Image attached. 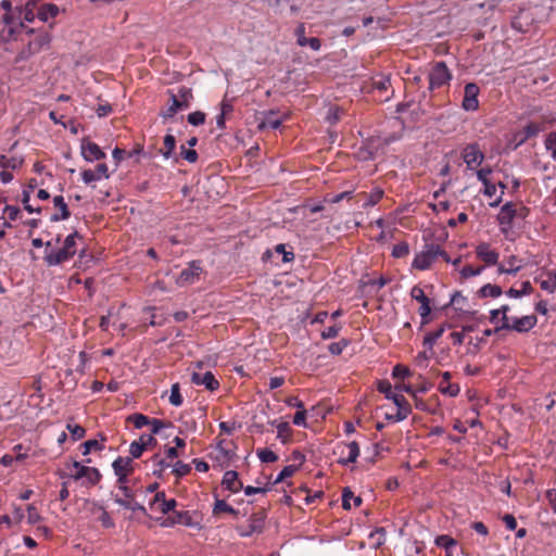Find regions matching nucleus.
Segmentation results:
<instances>
[{"mask_svg":"<svg viewBox=\"0 0 556 556\" xmlns=\"http://www.w3.org/2000/svg\"><path fill=\"white\" fill-rule=\"evenodd\" d=\"M409 108L410 106L404 105L396 106L395 113L397 115L388 121V124H390L394 129V132L392 135L381 134L376 138L371 137L369 139V144L375 149L383 148L400 139L401 134L405 128H413L418 119L420 110L418 108L417 110L409 112Z\"/></svg>","mask_w":556,"mask_h":556,"instance_id":"obj_1","label":"nucleus"},{"mask_svg":"<svg viewBox=\"0 0 556 556\" xmlns=\"http://www.w3.org/2000/svg\"><path fill=\"white\" fill-rule=\"evenodd\" d=\"M377 389L380 393L384 394L386 399L392 400L395 406L399 407V412H396V414H387L386 419L393 422H399L406 419L409 416V414L412 413V407L403 395L396 394L392 391V386L388 380L379 381Z\"/></svg>","mask_w":556,"mask_h":556,"instance_id":"obj_2","label":"nucleus"},{"mask_svg":"<svg viewBox=\"0 0 556 556\" xmlns=\"http://www.w3.org/2000/svg\"><path fill=\"white\" fill-rule=\"evenodd\" d=\"M81 238L78 231L70 233L63 242V247L58 250L47 251L43 261L48 266H58L70 261L77 252L76 239Z\"/></svg>","mask_w":556,"mask_h":556,"instance_id":"obj_3","label":"nucleus"},{"mask_svg":"<svg viewBox=\"0 0 556 556\" xmlns=\"http://www.w3.org/2000/svg\"><path fill=\"white\" fill-rule=\"evenodd\" d=\"M438 244H426L425 249L415 255L412 267L418 270L429 269L433 262L438 258Z\"/></svg>","mask_w":556,"mask_h":556,"instance_id":"obj_4","label":"nucleus"},{"mask_svg":"<svg viewBox=\"0 0 556 556\" xmlns=\"http://www.w3.org/2000/svg\"><path fill=\"white\" fill-rule=\"evenodd\" d=\"M71 467L75 469V472L71 473V478L76 481L80 480L81 478H86L89 484L96 485L102 478L100 471L97 468L84 466L77 460H74L71 464ZM67 468H70V465H67Z\"/></svg>","mask_w":556,"mask_h":556,"instance_id":"obj_5","label":"nucleus"},{"mask_svg":"<svg viewBox=\"0 0 556 556\" xmlns=\"http://www.w3.org/2000/svg\"><path fill=\"white\" fill-rule=\"evenodd\" d=\"M538 324L535 315H527L522 317H515L507 324H501L500 329L513 330L520 333L528 332Z\"/></svg>","mask_w":556,"mask_h":556,"instance_id":"obj_6","label":"nucleus"},{"mask_svg":"<svg viewBox=\"0 0 556 556\" xmlns=\"http://www.w3.org/2000/svg\"><path fill=\"white\" fill-rule=\"evenodd\" d=\"M451 73L444 62L435 63L429 73L430 89L440 88L451 79Z\"/></svg>","mask_w":556,"mask_h":556,"instance_id":"obj_7","label":"nucleus"},{"mask_svg":"<svg viewBox=\"0 0 556 556\" xmlns=\"http://www.w3.org/2000/svg\"><path fill=\"white\" fill-rule=\"evenodd\" d=\"M202 271L203 268L201 266V262L192 261L188 263V266L180 271L179 276L176 279V283L179 287L192 285L199 279Z\"/></svg>","mask_w":556,"mask_h":556,"instance_id":"obj_8","label":"nucleus"},{"mask_svg":"<svg viewBox=\"0 0 556 556\" xmlns=\"http://www.w3.org/2000/svg\"><path fill=\"white\" fill-rule=\"evenodd\" d=\"M265 518L266 515L264 513L252 514L249 518V525L247 527H237V531L243 538L251 536L254 533H262L265 527Z\"/></svg>","mask_w":556,"mask_h":556,"instance_id":"obj_9","label":"nucleus"},{"mask_svg":"<svg viewBox=\"0 0 556 556\" xmlns=\"http://www.w3.org/2000/svg\"><path fill=\"white\" fill-rule=\"evenodd\" d=\"M169 96L168 101L174 105L188 104L192 99L191 88L185 85H176L167 89Z\"/></svg>","mask_w":556,"mask_h":556,"instance_id":"obj_10","label":"nucleus"},{"mask_svg":"<svg viewBox=\"0 0 556 556\" xmlns=\"http://www.w3.org/2000/svg\"><path fill=\"white\" fill-rule=\"evenodd\" d=\"M534 24V15L529 9H522L511 20V27L520 33H528Z\"/></svg>","mask_w":556,"mask_h":556,"instance_id":"obj_11","label":"nucleus"},{"mask_svg":"<svg viewBox=\"0 0 556 556\" xmlns=\"http://www.w3.org/2000/svg\"><path fill=\"white\" fill-rule=\"evenodd\" d=\"M337 448L340 451L341 455L338 463L344 466H346L350 463L356 462L359 455V446L355 441L350 443H342L338 445Z\"/></svg>","mask_w":556,"mask_h":556,"instance_id":"obj_12","label":"nucleus"},{"mask_svg":"<svg viewBox=\"0 0 556 556\" xmlns=\"http://www.w3.org/2000/svg\"><path fill=\"white\" fill-rule=\"evenodd\" d=\"M80 151L83 157L87 162H93L105 157V153L101 150V148L87 138L81 140Z\"/></svg>","mask_w":556,"mask_h":556,"instance_id":"obj_13","label":"nucleus"},{"mask_svg":"<svg viewBox=\"0 0 556 556\" xmlns=\"http://www.w3.org/2000/svg\"><path fill=\"white\" fill-rule=\"evenodd\" d=\"M515 219V204L513 202L505 203L497 215V222L501 226V230L504 233H507L509 229L513 227V222Z\"/></svg>","mask_w":556,"mask_h":556,"instance_id":"obj_14","label":"nucleus"},{"mask_svg":"<svg viewBox=\"0 0 556 556\" xmlns=\"http://www.w3.org/2000/svg\"><path fill=\"white\" fill-rule=\"evenodd\" d=\"M463 159H464L468 169H473L475 166H478L483 162L484 155L480 151L478 144L472 143V144H468L464 149Z\"/></svg>","mask_w":556,"mask_h":556,"instance_id":"obj_15","label":"nucleus"},{"mask_svg":"<svg viewBox=\"0 0 556 556\" xmlns=\"http://www.w3.org/2000/svg\"><path fill=\"white\" fill-rule=\"evenodd\" d=\"M275 112L269 111L267 115H254V122L256 123V128L260 131L265 130L267 127H270L273 129H277L281 126L283 119L288 116L287 114H283V116L276 118L274 117Z\"/></svg>","mask_w":556,"mask_h":556,"instance_id":"obj_16","label":"nucleus"},{"mask_svg":"<svg viewBox=\"0 0 556 556\" xmlns=\"http://www.w3.org/2000/svg\"><path fill=\"white\" fill-rule=\"evenodd\" d=\"M477 257L485 263L488 266L497 265L500 254L497 251L492 250L490 244L482 242L476 248Z\"/></svg>","mask_w":556,"mask_h":556,"instance_id":"obj_17","label":"nucleus"},{"mask_svg":"<svg viewBox=\"0 0 556 556\" xmlns=\"http://www.w3.org/2000/svg\"><path fill=\"white\" fill-rule=\"evenodd\" d=\"M191 381L194 384L204 386L210 391H215L219 388V382L215 379L211 371H206L203 375L193 372L191 376Z\"/></svg>","mask_w":556,"mask_h":556,"instance_id":"obj_18","label":"nucleus"},{"mask_svg":"<svg viewBox=\"0 0 556 556\" xmlns=\"http://www.w3.org/2000/svg\"><path fill=\"white\" fill-rule=\"evenodd\" d=\"M109 168L104 163L98 164L94 170L85 169L81 173V178L85 184H90L100 180L101 178H109Z\"/></svg>","mask_w":556,"mask_h":556,"instance_id":"obj_19","label":"nucleus"},{"mask_svg":"<svg viewBox=\"0 0 556 556\" xmlns=\"http://www.w3.org/2000/svg\"><path fill=\"white\" fill-rule=\"evenodd\" d=\"M222 485L232 493H237L243 489V484L239 480V475L235 470H228L224 473Z\"/></svg>","mask_w":556,"mask_h":556,"instance_id":"obj_20","label":"nucleus"},{"mask_svg":"<svg viewBox=\"0 0 556 556\" xmlns=\"http://www.w3.org/2000/svg\"><path fill=\"white\" fill-rule=\"evenodd\" d=\"M442 381L439 384V391L448 396H456L458 395L460 388L457 383H451L450 380L452 378V375L450 371L442 372Z\"/></svg>","mask_w":556,"mask_h":556,"instance_id":"obj_21","label":"nucleus"},{"mask_svg":"<svg viewBox=\"0 0 556 556\" xmlns=\"http://www.w3.org/2000/svg\"><path fill=\"white\" fill-rule=\"evenodd\" d=\"M53 204L56 208L60 210V214L51 215L50 220L52 223L65 220L71 216V212H70L67 204L65 203L64 198L62 195H55L53 198Z\"/></svg>","mask_w":556,"mask_h":556,"instance_id":"obj_22","label":"nucleus"},{"mask_svg":"<svg viewBox=\"0 0 556 556\" xmlns=\"http://www.w3.org/2000/svg\"><path fill=\"white\" fill-rule=\"evenodd\" d=\"M3 23L5 24V27L2 29L1 35L4 37L7 34L8 38L13 37L14 34L18 33L20 29L26 28L23 22H20L17 25L14 24V17L10 14V12H7L3 17Z\"/></svg>","mask_w":556,"mask_h":556,"instance_id":"obj_23","label":"nucleus"},{"mask_svg":"<svg viewBox=\"0 0 556 556\" xmlns=\"http://www.w3.org/2000/svg\"><path fill=\"white\" fill-rule=\"evenodd\" d=\"M434 543L438 547L444 549V556H453V551L458 545L456 540L446 534L437 536Z\"/></svg>","mask_w":556,"mask_h":556,"instance_id":"obj_24","label":"nucleus"},{"mask_svg":"<svg viewBox=\"0 0 556 556\" xmlns=\"http://www.w3.org/2000/svg\"><path fill=\"white\" fill-rule=\"evenodd\" d=\"M543 274L546 275L547 279L535 277L534 281L540 283L541 289L549 293L556 292V270H544Z\"/></svg>","mask_w":556,"mask_h":556,"instance_id":"obj_25","label":"nucleus"},{"mask_svg":"<svg viewBox=\"0 0 556 556\" xmlns=\"http://www.w3.org/2000/svg\"><path fill=\"white\" fill-rule=\"evenodd\" d=\"M192 517L189 511H173V515L169 516L164 525L173 526V525H184V526H192Z\"/></svg>","mask_w":556,"mask_h":556,"instance_id":"obj_26","label":"nucleus"},{"mask_svg":"<svg viewBox=\"0 0 556 556\" xmlns=\"http://www.w3.org/2000/svg\"><path fill=\"white\" fill-rule=\"evenodd\" d=\"M114 473H126L132 472V459L130 457H117L112 464Z\"/></svg>","mask_w":556,"mask_h":556,"instance_id":"obj_27","label":"nucleus"},{"mask_svg":"<svg viewBox=\"0 0 556 556\" xmlns=\"http://www.w3.org/2000/svg\"><path fill=\"white\" fill-rule=\"evenodd\" d=\"M100 441L98 440H88L80 444V448L83 455H88L91 451H102L104 448V442L106 441V437L102 433L99 434Z\"/></svg>","mask_w":556,"mask_h":556,"instance_id":"obj_28","label":"nucleus"},{"mask_svg":"<svg viewBox=\"0 0 556 556\" xmlns=\"http://www.w3.org/2000/svg\"><path fill=\"white\" fill-rule=\"evenodd\" d=\"M50 41L51 37L48 31H39L37 37L28 42L29 51L34 50L37 53L43 47L48 46Z\"/></svg>","mask_w":556,"mask_h":556,"instance_id":"obj_29","label":"nucleus"},{"mask_svg":"<svg viewBox=\"0 0 556 556\" xmlns=\"http://www.w3.org/2000/svg\"><path fill=\"white\" fill-rule=\"evenodd\" d=\"M479 87L473 83L465 86L464 99L462 104H478Z\"/></svg>","mask_w":556,"mask_h":556,"instance_id":"obj_30","label":"nucleus"},{"mask_svg":"<svg viewBox=\"0 0 556 556\" xmlns=\"http://www.w3.org/2000/svg\"><path fill=\"white\" fill-rule=\"evenodd\" d=\"M59 13V8L53 3L42 4L37 13L40 21L47 22L49 17H54Z\"/></svg>","mask_w":556,"mask_h":556,"instance_id":"obj_31","label":"nucleus"},{"mask_svg":"<svg viewBox=\"0 0 556 556\" xmlns=\"http://www.w3.org/2000/svg\"><path fill=\"white\" fill-rule=\"evenodd\" d=\"M508 264V268H506L503 264L497 265V273L498 274H508V275H516L520 269L521 266H516V263L518 262V258L516 255H510L506 260Z\"/></svg>","mask_w":556,"mask_h":556,"instance_id":"obj_32","label":"nucleus"},{"mask_svg":"<svg viewBox=\"0 0 556 556\" xmlns=\"http://www.w3.org/2000/svg\"><path fill=\"white\" fill-rule=\"evenodd\" d=\"M502 293V288L497 285L492 283H486L482 286L478 291L480 298H498Z\"/></svg>","mask_w":556,"mask_h":556,"instance_id":"obj_33","label":"nucleus"},{"mask_svg":"<svg viewBox=\"0 0 556 556\" xmlns=\"http://www.w3.org/2000/svg\"><path fill=\"white\" fill-rule=\"evenodd\" d=\"M115 502L118 505L125 507L126 509H129V510H132V511L139 510L141 513H146V507L142 506L141 504H139L138 502H136L134 500V495L130 498H127V497H125V498L116 497Z\"/></svg>","mask_w":556,"mask_h":556,"instance_id":"obj_34","label":"nucleus"},{"mask_svg":"<svg viewBox=\"0 0 556 556\" xmlns=\"http://www.w3.org/2000/svg\"><path fill=\"white\" fill-rule=\"evenodd\" d=\"M444 331L445 325H442L437 330L428 332L424 338V345L431 350Z\"/></svg>","mask_w":556,"mask_h":556,"instance_id":"obj_35","label":"nucleus"},{"mask_svg":"<svg viewBox=\"0 0 556 556\" xmlns=\"http://www.w3.org/2000/svg\"><path fill=\"white\" fill-rule=\"evenodd\" d=\"M23 159L18 156L7 157L5 155L0 156V167L16 169L22 166Z\"/></svg>","mask_w":556,"mask_h":556,"instance_id":"obj_36","label":"nucleus"},{"mask_svg":"<svg viewBox=\"0 0 556 556\" xmlns=\"http://www.w3.org/2000/svg\"><path fill=\"white\" fill-rule=\"evenodd\" d=\"M220 513L231 514L237 516L239 511L235 509L232 506L226 503L224 500H216L213 508V514L218 515Z\"/></svg>","mask_w":556,"mask_h":556,"instance_id":"obj_37","label":"nucleus"},{"mask_svg":"<svg viewBox=\"0 0 556 556\" xmlns=\"http://www.w3.org/2000/svg\"><path fill=\"white\" fill-rule=\"evenodd\" d=\"M127 422H131L136 429H141L142 427L150 424V418L143 414L135 413L127 417Z\"/></svg>","mask_w":556,"mask_h":556,"instance_id":"obj_38","label":"nucleus"},{"mask_svg":"<svg viewBox=\"0 0 556 556\" xmlns=\"http://www.w3.org/2000/svg\"><path fill=\"white\" fill-rule=\"evenodd\" d=\"M176 148V139L173 135L167 134L164 137V148L161 150L162 155L165 159H169Z\"/></svg>","mask_w":556,"mask_h":556,"instance_id":"obj_39","label":"nucleus"},{"mask_svg":"<svg viewBox=\"0 0 556 556\" xmlns=\"http://www.w3.org/2000/svg\"><path fill=\"white\" fill-rule=\"evenodd\" d=\"M351 498H354V506H359L362 504V498L359 496H354L353 492L345 488L342 493V507L344 509H351Z\"/></svg>","mask_w":556,"mask_h":556,"instance_id":"obj_40","label":"nucleus"},{"mask_svg":"<svg viewBox=\"0 0 556 556\" xmlns=\"http://www.w3.org/2000/svg\"><path fill=\"white\" fill-rule=\"evenodd\" d=\"M277 438L283 443H288L291 437V427L289 422L283 421L277 425Z\"/></svg>","mask_w":556,"mask_h":556,"instance_id":"obj_41","label":"nucleus"},{"mask_svg":"<svg viewBox=\"0 0 556 556\" xmlns=\"http://www.w3.org/2000/svg\"><path fill=\"white\" fill-rule=\"evenodd\" d=\"M92 506H93V511L97 509L101 513L99 516V520L101 521L102 526L104 528H113L114 521H113L112 517L110 516V514L102 506H99L96 503H92Z\"/></svg>","mask_w":556,"mask_h":556,"instance_id":"obj_42","label":"nucleus"},{"mask_svg":"<svg viewBox=\"0 0 556 556\" xmlns=\"http://www.w3.org/2000/svg\"><path fill=\"white\" fill-rule=\"evenodd\" d=\"M298 470H299V466H295V465H288V466L283 467V469L277 476L275 481L273 483H270V485H274V484L282 482L285 479L293 476L294 472L298 471Z\"/></svg>","mask_w":556,"mask_h":556,"instance_id":"obj_43","label":"nucleus"},{"mask_svg":"<svg viewBox=\"0 0 556 556\" xmlns=\"http://www.w3.org/2000/svg\"><path fill=\"white\" fill-rule=\"evenodd\" d=\"M169 402L172 405L178 407L182 405V396L180 394V386L179 383H174L170 388Z\"/></svg>","mask_w":556,"mask_h":556,"instance_id":"obj_44","label":"nucleus"},{"mask_svg":"<svg viewBox=\"0 0 556 556\" xmlns=\"http://www.w3.org/2000/svg\"><path fill=\"white\" fill-rule=\"evenodd\" d=\"M342 114H344L343 106H331L325 118L329 124H336Z\"/></svg>","mask_w":556,"mask_h":556,"instance_id":"obj_45","label":"nucleus"},{"mask_svg":"<svg viewBox=\"0 0 556 556\" xmlns=\"http://www.w3.org/2000/svg\"><path fill=\"white\" fill-rule=\"evenodd\" d=\"M190 471H191V466L189 464H185L180 460H177L173 465V473L178 478L189 475Z\"/></svg>","mask_w":556,"mask_h":556,"instance_id":"obj_46","label":"nucleus"},{"mask_svg":"<svg viewBox=\"0 0 556 556\" xmlns=\"http://www.w3.org/2000/svg\"><path fill=\"white\" fill-rule=\"evenodd\" d=\"M409 254V245L407 242L402 241L395 244L392 249V256L396 258L405 257Z\"/></svg>","mask_w":556,"mask_h":556,"instance_id":"obj_47","label":"nucleus"},{"mask_svg":"<svg viewBox=\"0 0 556 556\" xmlns=\"http://www.w3.org/2000/svg\"><path fill=\"white\" fill-rule=\"evenodd\" d=\"M522 130L525 136L529 139L530 137L538 135L540 131L545 130V125L531 122Z\"/></svg>","mask_w":556,"mask_h":556,"instance_id":"obj_48","label":"nucleus"},{"mask_svg":"<svg viewBox=\"0 0 556 556\" xmlns=\"http://www.w3.org/2000/svg\"><path fill=\"white\" fill-rule=\"evenodd\" d=\"M176 505H177V503H176V500H174V498L164 500L153 510L165 515V514H168L169 511L174 510Z\"/></svg>","mask_w":556,"mask_h":556,"instance_id":"obj_49","label":"nucleus"},{"mask_svg":"<svg viewBox=\"0 0 556 556\" xmlns=\"http://www.w3.org/2000/svg\"><path fill=\"white\" fill-rule=\"evenodd\" d=\"M66 429L70 431L74 441L83 439L86 434L85 428L79 425L67 424Z\"/></svg>","mask_w":556,"mask_h":556,"instance_id":"obj_50","label":"nucleus"},{"mask_svg":"<svg viewBox=\"0 0 556 556\" xmlns=\"http://www.w3.org/2000/svg\"><path fill=\"white\" fill-rule=\"evenodd\" d=\"M257 456L263 463H274L278 459V456L268 448H262L257 451Z\"/></svg>","mask_w":556,"mask_h":556,"instance_id":"obj_51","label":"nucleus"},{"mask_svg":"<svg viewBox=\"0 0 556 556\" xmlns=\"http://www.w3.org/2000/svg\"><path fill=\"white\" fill-rule=\"evenodd\" d=\"M483 269H484L483 266L475 268L471 265H466L460 270V275H462L463 278L467 279V278H470V277H475V276L480 275L483 271Z\"/></svg>","mask_w":556,"mask_h":556,"instance_id":"obj_52","label":"nucleus"},{"mask_svg":"<svg viewBox=\"0 0 556 556\" xmlns=\"http://www.w3.org/2000/svg\"><path fill=\"white\" fill-rule=\"evenodd\" d=\"M349 341L345 339H342L338 342H332L329 344L328 350L332 355H340L343 350L348 346Z\"/></svg>","mask_w":556,"mask_h":556,"instance_id":"obj_53","label":"nucleus"},{"mask_svg":"<svg viewBox=\"0 0 556 556\" xmlns=\"http://www.w3.org/2000/svg\"><path fill=\"white\" fill-rule=\"evenodd\" d=\"M410 296L414 300H416L417 302H419L420 304L425 303V302H429V298L425 294L424 290L418 286H414L412 288Z\"/></svg>","mask_w":556,"mask_h":556,"instance_id":"obj_54","label":"nucleus"},{"mask_svg":"<svg viewBox=\"0 0 556 556\" xmlns=\"http://www.w3.org/2000/svg\"><path fill=\"white\" fill-rule=\"evenodd\" d=\"M180 155L189 163H195L198 160V153L193 149H187L185 146L180 147Z\"/></svg>","mask_w":556,"mask_h":556,"instance_id":"obj_55","label":"nucleus"},{"mask_svg":"<svg viewBox=\"0 0 556 556\" xmlns=\"http://www.w3.org/2000/svg\"><path fill=\"white\" fill-rule=\"evenodd\" d=\"M188 122L193 126H200L205 122V114L201 111L192 112L188 115Z\"/></svg>","mask_w":556,"mask_h":556,"instance_id":"obj_56","label":"nucleus"},{"mask_svg":"<svg viewBox=\"0 0 556 556\" xmlns=\"http://www.w3.org/2000/svg\"><path fill=\"white\" fill-rule=\"evenodd\" d=\"M383 195V191L380 189L374 190L367 198L364 206H374L376 205Z\"/></svg>","mask_w":556,"mask_h":556,"instance_id":"obj_57","label":"nucleus"},{"mask_svg":"<svg viewBox=\"0 0 556 556\" xmlns=\"http://www.w3.org/2000/svg\"><path fill=\"white\" fill-rule=\"evenodd\" d=\"M418 312H419V315L421 317V324L422 325L428 324L429 323V315L431 313L430 301L421 303Z\"/></svg>","mask_w":556,"mask_h":556,"instance_id":"obj_58","label":"nucleus"},{"mask_svg":"<svg viewBox=\"0 0 556 556\" xmlns=\"http://www.w3.org/2000/svg\"><path fill=\"white\" fill-rule=\"evenodd\" d=\"M270 490H271V485L270 484H267L264 488L251 486V485H248V486L243 488L244 494L247 496H251V495L258 494V493L264 494V493H266V492H268Z\"/></svg>","mask_w":556,"mask_h":556,"instance_id":"obj_59","label":"nucleus"},{"mask_svg":"<svg viewBox=\"0 0 556 556\" xmlns=\"http://www.w3.org/2000/svg\"><path fill=\"white\" fill-rule=\"evenodd\" d=\"M409 375H410L409 368L404 365L397 364L393 367V370H392L393 378L403 379L405 377H408Z\"/></svg>","mask_w":556,"mask_h":556,"instance_id":"obj_60","label":"nucleus"},{"mask_svg":"<svg viewBox=\"0 0 556 556\" xmlns=\"http://www.w3.org/2000/svg\"><path fill=\"white\" fill-rule=\"evenodd\" d=\"M340 329H341V327L337 326V325L327 327L321 331V338L325 340L336 338L338 336Z\"/></svg>","mask_w":556,"mask_h":556,"instance_id":"obj_61","label":"nucleus"},{"mask_svg":"<svg viewBox=\"0 0 556 556\" xmlns=\"http://www.w3.org/2000/svg\"><path fill=\"white\" fill-rule=\"evenodd\" d=\"M275 250H276L277 253H281L283 255L282 261L285 263L291 262V261L294 260V253L291 252V251H287L285 244H282V243L277 244Z\"/></svg>","mask_w":556,"mask_h":556,"instance_id":"obj_62","label":"nucleus"},{"mask_svg":"<svg viewBox=\"0 0 556 556\" xmlns=\"http://www.w3.org/2000/svg\"><path fill=\"white\" fill-rule=\"evenodd\" d=\"M143 451H144V448H143L142 444H140L138 441L131 442V444L129 446V453L131 455V459L139 458L142 455Z\"/></svg>","mask_w":556,"mask_h":556,"instance_id":"obj_63","label":"nucleus"},{"mask_svg":"<svg viewBox=\"0 0 556 556\" xmlns=\"http://www.w3.org/2000/svg\"><path fill=\"white\" fill-rule=\"evenodd\" d=\"M40 514L38 513L37 508L33 505H29L27 507V519L30 525H35L40 520Z\"/></svg>","mask_w":556,"mask_h":556,"instance_id":"obj_64","label":"nucleus"}]
</instances>
